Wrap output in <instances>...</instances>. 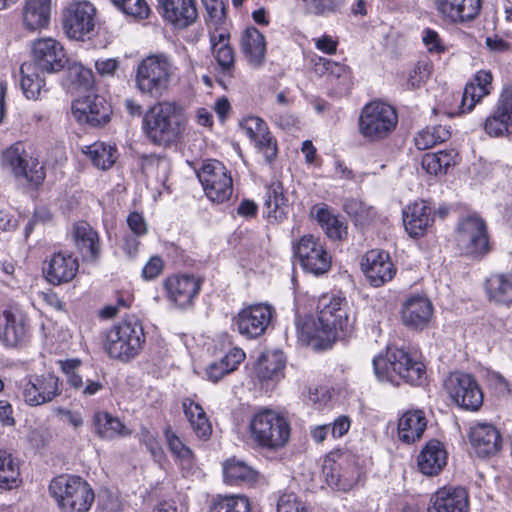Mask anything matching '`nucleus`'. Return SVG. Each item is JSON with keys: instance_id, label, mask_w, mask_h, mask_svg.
Listing matches in <instances>:
<instances>
[{"instance_id": "obj_18", "label": "nucleus", "mask_w": 512, "mask_h": 512, "mask_svg": "<svg viewBox=\"0 0 512 512\" xmlns=\"http://www.w3.org/2000/svg\"><path fill=\"white\" fill-rule=\"evenodd\" d=\"M72 113L79 122L100 126L110 120L111 107L103 96L88 94L72 103Z\"/></svg>"}, {"instance_id": "obj_31", "label": "nucleus", "mask_w": 512, "mask_h": 512, "mask_svg": "<svg viewBox=\"0 0 512 512\" xmlns=\"http://www.w3.org/2000/svg\"><path fill=\"white\" fill-rule=\"evenodd\" d=\"M427 418L422 410H408L398 420L397 436L399 441L412 444L419 441L426 428Z\"/></svg>"}, {"instance_id": "obj_46", "label": "nucleus", "mask_w": 512, "mask_h": 512, "mask_svg": "<svg viewBox=\"0 0 512 512\" xmlns=\"http://www.w3.org/2000/svg\"><path fill=\"white\" fill-rule=\"evenodd\" d=\"M457 153L454 150L426 153L422 157V168L431 175L445 174L450 166L456 164Z\"/></svg>"}, {"instance_id": "obj_45", "label": "nucleus", "mask_w": 512, "mask_h": 512, "mask_svg": "<svg viewBox=\"0 0 512 512\" xmlns=\"http://www.w3.org/2000/svg\"><path fill=\"white\" fill-rule=\"evenodd\" d=\"M244 359V351L234 348L221 360L211 363L206 369V375L212 382H218L222 377L236 370Z\"/></svg>"}, {"instance_id": "obj_1", "label": "nucleus", "mask_w": 512, "mask_h": 512, "mask_svg": "<svg viewBox=\"0 0 512 512\" xmlns=\"http://www.w3.org/2000/svg\"><path fill=\"white\" fill-rule=\"evenodd\" d=\"M187 118L175 102L162 101L154 104L143 115L142 130L154 145L171 147L184 136Z\"/></svg>"}, {"instance_id": "obj_35", "label": "nucleus", "mask_w": 512, "mask_h": 512, "mask_svg": "<svg viewBox=\"0 0 512 512\" xmlns=\"http://www.w3.org/2000/svg\"><path fill=\"white\" fill-rule=\"evenodd\" d=\"M74 242L84 261H96L100 255L98 233L86 222L74 227Z\"/></svg>"}, {"instance_id": "obj_59", "label": "nucleus", "mask_w": 512, "mask_h": 512, "mask_svg": "<svg viewBox=\"0 0 512 512\" xmlns=\"http://www.w3.org/2000/svg\"><path fill=\"white\" fill-rule=\"evenodd\" d=\"M214 58L223 72H230L234 68L235 54L230 45L221 44V46L214 48Z\"/></svg>"}, {"instance_id": "obj_33", "label": "nucleus", "mask_w": 512, "mask_h": 512, "mask_svg": "<svg viewBox=\"0 0 512 512\" xmlns=\"http://www.w3.org/2000/svg\"><path fill=\"white\" fill-rule=\"evenodd\" d=\"M446 463L447 452L437 440L429 441L417 458L420 472L427 476H434L440 473Z\"/></svg>"}, {"instance_id": "obj_38", "label": "nucleus", "mask_w": 512, "mask_h": 512, "mask_svg": "<svg viewBox=\"0 0 512 512\" xmlns=\"http://www.w3.org/2000/svg\"><path fill=\"white\" fill-rule=\"evenodd\" d=\"M485 289L491 301L507 306L512 304V271L492 274L486 280Z\"/></svg>"}, {"instance_id": "obj_36", "label": "nucleus", "mask_w": 512, "mask_h": 512, "mask_svg": "<svg viewBox=\"0 0 512 512\" xmlns=\"http://www.w3.org/2000/svg\"><path fill=\"white\" fill-rule=\"evenodd\" d=\"M241 50L253 66H261L265 61L266 41L264 35L255 27H247L240 39Z\"/></svg>"}, {"instance_id": "obj_44", "label": "nucleus", "mask_w": 512, "mask_h": 512, "mask_svg": "<svg viewBox=\"0 0 512 512\" xmlns=\"http://www.w3.org/2000/svg\"><path fill=\"white\" fill-rule=\"evenodd\" d=\"M21 483L20 463L9 451L0 449V488L11 490Z\"/></svg>"}, {"instance_id": "obj_21", "label": "nucleus", "mask_w": 512, "mask_h": 512, "mask_svg": "<svg viewBox=\"0 0 512 512\" xmlns=\"http://www.w3.org/2000/svg\"><path fill=\"white\" fill-rule=\"evenodd\" d=\"M439 17L448 24H465L475 19L481 0H434Z\"/></svg>"}, {"instance_id": "obj_61", "label": "nucleus", "mask_w": 512, "mask_h": 512, "mask_svg": "<svg viewBox=\"0 0 512 512\" xmlns=\"http://www.w3.org/2000/svg\"><path fill=\"white\" fill-rule=\"evenodd\" d=\"M342 6V0H311L310 12L315 15L336 12Z\"/></svg>"}, {"instance_id": "obj_16", "label": "nucleus", "mask_w": 512, "mask_h": 512, "mask_svg": "<svg viewBox=\"0 0 512 512\" xmlns=\"http://www.w3.org/2000/svg\"><path fill=\"white\" fill-rule=\"evenodd\" d=\"M273 309L267 304L250 305L234 318L239 333L249 339L261 336L272 319Z\"/></svg>"}, {"instance_id": "obj_55", "label": "nucleus", "mask_w": 512, "mask_h": 512, "mask_svg": "<svg viewBox=\"0 0 512 512\" xmlns=\"http://www.w3.org/2000/svg\"><path fill=\"white\" fill-rule=\"evenodd\" d=\"M344 210L356 223L365 224L373 216V209L357 199H348L344 203Z\"/></svg>"}, {"instance_id": "obj_24", "label": "nucleus", "mask_w": 512, "mask_h": 512, "mask_svg": "<svg viewBox=\"0 0 512 512\" xmlns=\"http://www.w3.org/2000/svg\"><path fill=\"white\" fill-rule=\"evenodd\" d=\"M433 315L431 301L423 296H412L408 298L402 307V322L405 326L423 330L428 325Z\"/></svg>"}, {"instance_id": "obj_4", "label": "nucleus", "mask_w": 512, "mask_h": 512, "mask_svg": "<svg viewBox=\"0 0 512 512\" xmlns=\"http://www.w3.org/2000/svg\"><path fill=\"white\" fill-rule=\"evenodd\" d=\"M174 71L169 56L163 53L149 55L137 67L136 87L142 94L161 98L169 89Z\"/></svg>"}, {"instance_id": "obj_9", "label": "nucleus", "mask_w": 512, "mask_h": 512, "mask_svg": "<svg viewBox=\"0 0 512 512\" xmlns=\"http://www.w3.org/2000/svg\"><path fill=\"white\" fill-rule=\"evenodd\" d=\"M456 242L463 253L481 257L490 250L489 235L486 222L477 214L463 218L457 228Z\"/></svg>"}, {"instance_id": "obj_25", "label": "nucleus", "mask_w": 512, "mask_h": 512, "mask_svg": "<svg viewBox=\"0 0 512 512\" xmlns=\"http://www.w3.org/2000/svg\"><path fill=\"white\" fill-rule=\"evenodd\" d=\"M427 512H469V497L466 489L443 488L430 500Z\"/></svg>"}, {"instance_id": "obj_12", "label": "nucleus", "mask_w": 512, "mask_h": 512, "mask_svg": "<svg viewBox=\"0 0 512 512\" xmlns=\"http://www.w3.org/2000/svg\"><path fill=\"white\" fill-rule=\"evenodd\" d=\"M294 253L302 268L313 275L325 274L331 267V255L320 239L311 234L299 239L294 246Z\"/></svg>"}, {"instance_id": "obj_11", "label": "nucleus", "mask_w": 512, "mask_h": 512, "mask_svg": "<svg viewBox=\"0 0 512 512\" xmlns=\"http://www.w3.org/2000/svg\"><path fill=\"white\" fill-rule=\"evenodd\" d=\"M205 195L215 203L228 200L233 192L232 178L225 166L217 160L204 162L197 172Z\"/></svg>"}, {"instance_id": "obj_48", "label": "nucleus", "mask_w": 512, "mask_h": 512, "mask_svg": "<svg viewBox=\"0 0 512 512\" xmlns=\"http://www.w3.org/2000/svg\"><path fill=\"white\" fill-rule=\"evenodd\" d=\"M83 152L90 158L94 166L102 170L109 169L116 161V148L103 142L86 146Z\"/></svg>"}, {"instance_id": "obj_63", "label": "nucleus", "mask_w": 512, "mask_h": 512, "mask_svg": "<svg viewBox=\"0 0 512 512\" xmlns=\"http://www.w3.org/2000/svg\"><path fill=\"white\" fill-rule=\"evenodd\" d=\"M163 269V261L158 256H152L142 270L145 279L151 280L157 277Z\"/></svg>"}, {"instance_id": "obj_58", "label": "nucleus", "mask_w": 512, "mask_h": 512, "mask_svg": "<svg viewBox=\"0 0 512 512\" xmlns=\"http://www.w3.org/2000/svg\"><path fill=\"white\" fill-rule=\"evenodd\" d=\"M23 168L25 173L21 174L20 177H24L31 184L38 186L44 181V168L37 159L29 157Z\"/></svg>"}, {"instance_id": "obj_2", "label": "nucleus", "mask_w": 512, "mask_h": 512, "mask_svg": "<svg viewBox=\"0 0 512 512\" xmlns=\"http://www.w3.org/2000/svg\"><path fill=\"white\" fill-rule=\"evenodd\" d=\"M318 309L317 317H308L298 324L299 334L305 341L317 339L331 343L339 332L346 335L351 331L354 320H350L339 299L324 296L319 300Z\"/></svg>"}, {"instance_id": "obj_28", "label": "nucleus", "mask_w": 512, "mask_h": 512, "mask_svg": "<svg viewBox=\"0 0 512 512\" xmlns=\"http://www.w3.org/2000/svg\"><path fill=\"white\" fill-rule=\"evenodd\" d=\"M78 260L70 254L62 252L54 253L44 267L46 279L54 284L60 285L72 281L78 271Z\"/></svg>"}, {"instance_id": "obj_6", "label": "nucleus", "mask_w": 512, "mask_h": 512, "mask_svg": "<svg viewBox=\"0 0 512 512\" xmlns=\"http://www.w3.org/2000/svg\"><path fill=\"white\" fill-rule=\"evenodd\" d=\"M144 342L143 327L133 319L113 325L105 334L103 346L111 358L126 362L140 353Z\"/></svg>"}, {"instance_id": "obj_41", "label": "nucleus", "mask_w": 512, "mask_h": 512, "mask_svg": "<svg viewBox=\"0 0 512 512\" xmlns=\"http://www.w3.org/2000/svg\"><path fill=\"white\" fill-rule=\"evenodd\" d=\"M264 208L269 219L281 221L286 217L288 210L287 198L280 182H273L267 186Z\"/></svg>"}, {"instance_id": "obj_56", "label": "nucleus", "mask_w": 512, "mask_h": 512, "mask_svg": "<svg viewBox=\"0 0 512 512\" xmlns=\"http://www.w3.org/2000/svg\"><path fill=\"white\" fill-rule=\"evenodd\" d=\"M430 75L431 66L426 62H418L408 74V88L419 89L429 79Z\"/></svg>"}, {"instance_id": "obj_62", "label": "nucleus", "mask_w": 512, "mask_h": 512, "mask_svg": "<svg viewBox=\"0 0 512 512\" xmlns=\"http://www.w3.org/2000/svg\"><path fill=\"white\" fill-rule=\"evenodd\" d=\"M127 224L131 232L135 236L145 235L147 232V225L142 214L133 212L127 217Z\"/></svg>"}, {"instance_id": "obj_54", "label": "nucleus", "mask_w": 512, "mask_h": 512, "mask_svg": "<svg viewBox=\"0 0 512 512\" xmlns=\"http://www.w3.org/2000/svg\"><path fill=\"white\" fill-rule=\"evenodd\" d=\"M164 435L170 451L183 464L191 465L194 460V454L192 450L186 446L171 429H166Z\"/></svg>"}, {"instance_id": "obj_19", "label": "nucleus", "mask_w": 512, "mask_h": 512, "mask_svg": "<svg viewBox=\"0 0 512 512\" xmlns=\"http://www.w3.org/2000/svg\"><path fill=\"white\" fill-rule=\"evenodd\" d=\"M164 21L177 29H186L198 20L196 0H157Z\"/></svg>"}, {"instance_id": "obj_15", "label": "nucleus", "mask_w": 512, "mask_h": 512, "mask_svg": "<svg viewBox=\"0 0 512 512\" xmlns=\"http://www.w3.org/2000/svg\"><path fill=\"white\" fill-rule=\"evenodd\" d=\"M484 130L491 137L512 132V82L501 89L495 109L485 120Z\"/></svg>"}, {"instance_id": "obj_53", "label": "nucleus", "mask_w": 512, "mask_h": 512, "mask_svg": "<svg viewBox=\"0 0 512 512\" xmlns=\"http://www.w3.org/2000/svg\"><path fill=\"white\" fill-rule=\"evenodd\" d=\"M112 3L126 16L135 20L147 19L150 15V7L146 0H111Z\"/></svg>"}, {"instance_id": "obj_30", "label": "nucleus", "mask_w": 512, "mask_h": 512, "mask_svg": "<svg viewBox=\"0 0 512 512\" xmlns=\"http://www.w3.org/2000/svg\"><path fill=\"white\" fill-rule=\"evenodd\" d=\"M27 338L25 317L19 313L4 311L0 315V340L10 347L22 345Z\"/></svg>"}, {"instance_id": "obj_60", "label": "nucleus", "mask_w": 512, "mask_h": 512, "mask_svg": "<svg viewBox=\"0 0 512 512\" xmlns=\"http://www.w3.org/2000/svg\"><path fill=\"white\" fill-rule=\"evenodd\" d=\"M204 6L207 12V21L218 25L225 19V5L222 0H204Z\"/></svg>"}, {"instance_id": "obj_64", "label": "nucleus", "mask_w": 512, "mask_h": 512, "mask_svg": "<svg viewBox=\"0 0 512 512\" xmlns=\"http://www.w3.org/2000/svg\"><path fill=\"white\" fill-rule=\"evenodd\" d=\"M423 42L430 52H439L443 50L441 40L438 33L434 30L427 29L423 36Z\"/></svg>"}, {"instance_id": "obj_3", "label": "nucleus", "mask_w": 512, "mask_h": 512, "mask_svg": "<svg viewBox=\"0 0 512 512\" xmlns=\"http://www.w3.org/2000/svg\"><path fill=\"white\" fill-rule=\"evenodd\" d=\"M374 371L380 381L394 382L396 376L411 385H420L426 377V368L417 352L389 348L387 355L373 360Z\"/></svg>"}, {"instance_id": "obj_47", "label": "nucleus", "mask_w": 512, "mask_h": 512, "mask_svg": "<svg viewBox=\"0 0 512 512\" xmlns=\"http://www.w3.org/2000/svg\"><path fill=\"white\" fill-rule=\"evenodd\" d=\"M315 218L330 239L342 240L347 236V226L327 208H318Z\"/></svg>"}, {"instance_id": "obj_22", "label": "nucleus", "mask_w": 512, "mask_h": 512, "mask_svg": "<svg viewBox=\"0 0 512 512\" xmlns=\"http://www.w3.org/2000/svg\"><path fill=\"white\" fill-rule=\"evenodd\" d=\"M167 298L177 307L184 309L192 305L200 291V279L192 275H175L164 281Z\"/></svg>"}, {"instance_id": "obj_5", "label": "nucleus", "mask_w": 512, "mask_h": 512, "mask_svg": "<svg viewBox=\"0 0 512 512\" xmlns=\"http://www.w3.org/2000/svg\"><path fill=\"white\" fill-rule=\"evenodd\" d=\"M49 492L62 512H88L94 502L91 486L82 478L59 475L50 485Z\"/></svg>"}, {"instance_id": "obj_52", "label": "nucleus", "mask_w": 512, "mask_h": 512, "mask_svg": "<svg viewBox=\"0 0 512 512\" xmlns=\"http://www.w3.org/2000/svg\"><path fill=\"white\" fill-rule=\"evenodd\" d=\"M28 158L22 144H14L3 153V165L10 169L16 177H20L25 173L23 167Z\"/></svg>"}, {"instance_id": "obj_26", "label": "nucleus", "mask_w": 512, "mask_h": 512, "mask_svg": "<svg viewBox=\"0 0 512 512\" xmlns=\"http://www.w3.org/2000/svg\"><path fill=\"white\" fill-rule=\"evenodd\" d=\"M51 12L52 0H24L21 9L23 28L29 32L48 28Z\"/></svg>"}, {"instance_id": "obj_34", "label": "nucleus", "mask_w": 512, "mask_h": 512, "mask_svg": "<svg viewBox=\"0 0 512 512\" xmlns=\"http://www.w3.org/2000/svg\"><path fill=\"white\" fill-rule=\"evenodd\" d=\"M431 222V208L425 201L415 202L403 210V224L412 237L423 235Z\"/></svg>"}, {"instance_id": "obj_50", "label": "nucleus", "mask_w": 512, "mask_h": 512, "mask_svg": "<svg viewBox=\"0 0 512 512\" xmlns=\"http://www.w3.org/2000/svg\"><path fill=\"white\" fill-rule=\"evenodd\" d=\"M451 133L446 126L428 127L415 137V145L419 150H426L449 139Z\"/></svg>"}, {"instance_id": "obj_39", "label": "nucleus", "mask_w": 512, "mask_h": 512, "mask_svg": "<svg viewBox=\"0 0 512 512\" xmlns=\"http://www.w3.org/2000/svg\"><path fill=\"white\" fill-rule=\"evenodd\" d=\"M20 86L27 99L37 100L41 93L46 91L45 79L42 72L35 64L25 62L20 67Z\"/></svg>"}, {"instance_id": "obj_40", "label": "nucleus", "mask_w": 512, "mask_h": 512, "mask_svg": "<svg viewBox=\"0 0 512 512\" xmlns=\"http://www.w3.org/2000/svg\"><path fill=\"white\" fill-rule=\"evenodd\" d=\"M183 410L195 435L202 440H208L212 434V425L204 409L192 400L183 401Z\"/></svg>"}, {"instance_id": "obj_17", "label": "nucleus", "mask_w": 512, "mask_h": 512, "mask_svg": "<svg viewBox=\"0 0 512 512\" xmlns=\"http://www.w3.org/2000/svg\"><path fill=\"white\" fill-rule=\"evenodd\" d=\"M60 393L59 378L52 373L30 376L22 387L24 401L30 406L51 402Z\"/></svg>"}, {"instance_id": "obj_27", "label": "nucleus", "mask_w": 512, "mask_h": 512, "mask_svg": "<svg viewBox=\"0 0 512 512\" xmlns=\"http://www.w3.org/2000/svg\"><path fill=\"white\" fill-rule=\"evenodd\" d=\"M470 442L478 456L495 455L501 448L499 431L486 422L474 424L469 433Z\"/></svg>"}, {"instance_id": "obj_42", "label": "nucleus", "mask_w": 512, "mask_h": 512, "mask_svg": "<svg viewBox=\"0 0 512 512\" xmlns=\"http://www.w3.org/2000/svg\"><path fill=\"white\" fill-rule=\"evenodd\" d=\"M285 367V359L282 352L270 351L263 353L257 360L255 371L263 380H278Z\"/></svg>"}, {"instance_id": "obj_51", "label": "nucleus", "mask_w": 512, "mask_h": 512, "mask_svg": "<svg viewBox=\"0 0 512 512\" xmlns=\"http://www.w3.org/2000/svg\"><path fill=\"white\" fill-rule=\"evenodd\" d=\"M105 379L96 375L89 378L84 374H73L69 379V385L79 391L84 397H90L104 389Z\"/></svg>"}, {"instance_id": "obj_23", "label": "nucleus", "mask_w": 512, "mask_h": 512, "mask_svg": "<svg viewBox=\"0 0 512 512\" xmlns=\"http://www.w3.org/2000/svg\"><path fill=\"white\" fill-rule=\"evenodd\" d=\"M240 128L255 142L266 161L271 163L276 157L277 148L267 124L259 117H248L240 122Z\"/></svg>"}, {"instance_id": "obj_57", "label": "nucleus", "mask_w": 512, "mask_h": 512, "mask_svg": "<svg viewBox=\"0 0 512 512\" xmlns=\"http://www.w3.org/2000/svg\"><path fill=\"white\" fill-rule=\"evenodd\" d=\"M277 512H309L305 503L292 493H284L279 497Z\"/></svg>"}, {"instance_id": "obj_20", "label": "nucleus", "mask_w": 512, "mask_h": 512, "mask_svg": "<svg viewBox=\"0 0 512 512\" xmlns=\"http://www.w3.org/2000/svg\"><path fill=\"white\" fill-rule=\"evenodd\" d=\"M361 268L370 284L380 287L392 280L395 268L388 252L372 249L365 253L361 260Z\"/></svg>"}, {"instance_id": "obj_37", "label": "nucleus", "mask_w": 512, "mask_h": 512, "mask_svg": "<svg viewBox=\"0 0 512 512\" xmlns=\"http://www.w3.org/2000/svg\"><path fill=\"white\" fill-rule=\"evenodd\" d=\"M93 426L99 438L112 440L127 437L131 430L118 417L106 411H98L93 415Z\"/></svg>"}, {"instance_id": "obj_32", "label": "nucleus", "mask_w": 512, "mask_h": 512, "mask_svg": "<svg viewBox=\"0 0 512 512\" xmlns=\"http://www.w3.org/2000/svg\"><path fill=\"white\" fill-rule=\"evenodd\" d=\"M492 81L493 75L488 70H480L474 75L463 91L461 103L463 111H471L476 103L491 93Z\"/></svg>"}, {"instance_id": "obj_29", "label": "nucleus", "mask_w": 512, "mask_h": 512, "mask_svg": "<svg viewBox=\"0 0 512 512\" xmlns=\"http://www.w3.org/2000/svg\"><path fill=\"white\" fill-rule=\"evenodd\" d=\"M322 474L326 483L337 490L349 491L358 481V469L347 465L342 467L331 457H326L322 465Z\"/></svg>"}, {"instance_id": "obj_8", "label": "nucleus", "mask_w": 512, "mask_h": 512, "mask_svg": "<svg viewBox=\"0 0 512 512\" xmlns=\"http://www.w3.org/2000/svg\"><path fill=\"white\" fill-rule=\"evenodd\" d=\"M398 115L394 107L382 101L366 104L359 117V132L369 141L388 137L396 128Z\"/></svg>"}, {"instance_id": "obj_7", "label": "nucleus", "mask_w": 512, "mask_h": 512, "mask_svg": "<svg viewBox=\"0 0 512 512\" xmlns=\"http://www.w3.org/2000/svg\"><path fill=\"white\" fill-rule=\"evenodd\" d=\"M249 431L251 438L259 447L278 450L289 440L290 425L280 413L264 409L253 415Z\"/></svg>"}, {"instance_id": "obj_10", "label": "nucleus", "mask_w": 512, "mask_h": 512, "mask_svg": "<svg viewBox=\"0 0 512 512\" xmlns=\"http://www.w3.org/2000/svg\"><path fill=\"white\" fill-rule=\"evenodd\" d=\"M445 387L451 400L460 408L476 412L482 407L484 394L478 381L471 374L452 373L447 378Z\"/></svg>"}, {"instance_id": "obj_14", "label": "nucleus", "mask_w": 512, "mask_h": 512, "mask_svg": "<svg viewBox=\"0 0 512 512\" xmlns=\"http://www.w3.org/2000/svg\"><path fill=\"white\" fill-rule=\"evenodd\" d=\"M31 64H35L42 73H56L68 62L64 47L54 38L43 37L31 43Z\"/></svg>"}, {"instance_id": "obj_49", "label": "nucleus", "mask_w": 512, "mask_h": 512, "mask_svg": "<svg viewBox=\"0 0 512 512\" xmlns=\"http://www.w3.org/2000/svg\"><path fill=\"white\" fill-rule=\"evenodd\" d=\"M251 506L243 495H217L212 499L209 512H250Z\"/></svg>"}, {"instance_id": "obj_43", "label": "nucleus", "mask_w": 512, "mask_h": 512, "mask_svg": "<svg viewBox=\"0 0 512 512\" xmlns=\"http://www.w3.org/2000/svg\"><path fill=\"white\" fill-rule=\"evenodd\" d=\"M223 476L227 484L240 485L254 483L258 473L246 463L233 458L223 464Z\"/></svg>"}, {"instance_id": "obj_13", "label": "nucleus", "mask_w": 512, "mask_h": 512, "mask_svg": "<svg viewBox=\"0 0 512 512\" xmlns=\"http://www.w3.org/2000/svg\"><path fill=\"white\" fill-rule=\"evenodd\" d=\"M96 9L88 1L71 3L63 14V28L70 39L84 40L95 28Z\"/></svg>"}]
</instances>
